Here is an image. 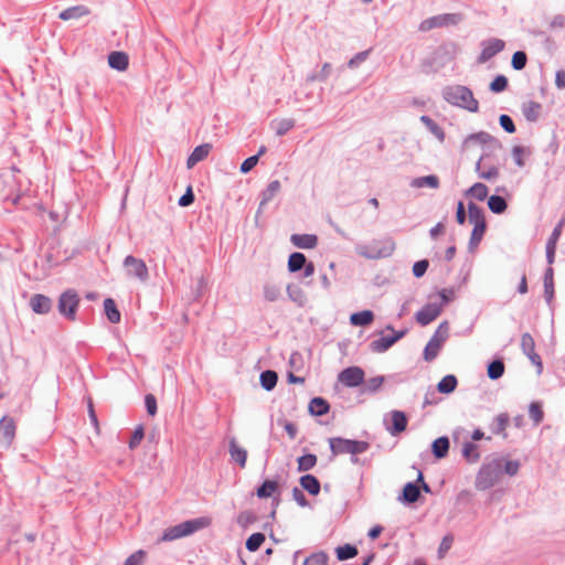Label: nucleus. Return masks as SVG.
I'll list each match as a JSON object with an SVG mask.
<instances>
[{"instance_id":"f257e3e1","label":"nucleus","mask_w":565,"mask_h":565,"mask_svg":"<svg viewBox=\"0 0 565 565\" xmlns=\"http://www.w3.org/2000/svg\"><path fill=\"white\" fill-rule=\"evenodd\" d=\"M445 99L456 106L469 111H477L479 104L475 99L472 92L466 86H451L444 92Z\"/></svg>"},{"instance_id":"f03ea898","label":"nucleus","mask_w":565,"mask_h":565,"mask_svg":"<svg viewBox=\"0 0 565 565\" xmlns=\"http://www.w3.org/2000/svg\"><path fill=\"white\" fill-rule=\"evenodd\" d=\"M207 525V522L204 519H196L191 521H185L183 523H180L178 525L168 527L159 542H170L173 540H178L184 536H188L195 531H198L201 527H204Z\"/></svg>"},{"instance_id":"7ed1b4c3","label":"nucleus","mask_w":565,"mask_h":565,"mask_svg":"<svg viewBox=\"0 0 565 565\" xmlns=\"http://www.w3.org/2000/svg\"><path fill=\"white\" fill-rule=\"evenodd\" d=\"M329 445L333 455L351 454L358 455L369 449V443L361 440L344 439L341 437L330 438Z\"/></svg>"},{"instance_id":"20e7f679","label":"nucleus","mask_w":565,"mask_h":565,"mask_svg":"<svg viewBox=\"0 0 565 565\" xmlns=\"http://www.w3.org/2000/svg\"><path fill=\"white\" fill-rule=\"evenodd\" d=\"M468 217L469 222L473 225V230L470 237V245L477 246L486 232V218L482 210L473 203L468 205Z\"/></svg>"},{"instance_id":"39448f33","label":"nucleus","mask_w":565,"mask_h":565,"mask_svg":"<svg viewBox=\"0 0 565 565\" xmlns=\"http://www.w3.org/2000/svg\"><path fill=\"white\" fill-rule=\"evenodd\" d=\"M79 305L78 294L68 289L64 291L58 299V311L62 316L66 317L68 320H75L76 310Z\"/></svg>"},{"instance_id":"423d86ee","label":"nucleus","mask_w":565,"mask_h":565,"mask_svg":"<svg viewBox=\"0 0 565 565\" xmlns=\"http://www.w3.org/2000/svg\"><path fill=\"white\" fill-rule=\"evenodd\" d=\"M500 468L499 465H488L480 469L477 476V488L486 490L499 481Z\"/></svg>"},{"instance_id":"0eeeda50","label":"nucleus","mask_w":565,"mask_h":565,"mask_svg":"<svg viewBox=\"0 0 565 565\" xmlns=\"http://www.w3.org/2000/svg\"><path fill=\"white\" fill-rule=\"evenodd\" d=\"M476 169L479 172V177L487 181L495 180L500 174L498 162L489 154H483L479 159Z\"/></svg>"},{"instance_id":"6e6552de","label":"nucleus","mask_w":565,"mask_h":565,"mask_svg":"<svg viewBox=\"0 0 565 565\" xmlns=\"http://www.w3.org/2000/svg\"><path fill=\"white\" fill-rule=\"evenodd\" d=\"M364 371L359 366H350L341 371L338 381L347 387H356L364 381Z\"/></svg>"},{"instance_id":"1a4fd4ad","label":"nucleus","mask_w":565,"mask_h":565,"mask_svg":"<svg viewBox=\"0 0 565 565\" xmlns=\"http://www.w3.org/2000/svg\"><path fill=\"white\" fill-rule=\"evenodd\" d=\"M17 424L12 417L3 416L0 419V444L9 448L15 437Z\"/></svg>"},{"instance_id":"9d476101","label":"nucleus","mask_w":565,"mask_h":565,"mask_svg":"<svg viewBox=\"0 0 565 565\" xmlns=\"http://www.w3.org/2000/svg\"><path fill=\"white\" fill-rule=\"evenodd\" d=\"M124 265L129 276L137 277L142 281L148 279V268L142 259L129 255L125 258Z\"/></svg>"},{"instance_id":"9b49d317","label":"nucleus","mask_w":565,"mask_h":565,"mask_svg":"<svg viewBox=\"0 0 565 565\" xmlns=\"http://www.w3.org/2000/svg\"><path fill=\"white\" fill-rule=\"evenodd\" d=\"M521 349L531 362L537 367L539 373L542 371V360L535 352V341L530 333H523L521 337Z\"/></svg>"},{"instance_id":"f8f14e48","label":"nucleus","mask_w":565,"mask_h":565,"mask_svg":"<svg viewBox=\"0 0 565 565\" xmlns=\"http://www.w3.org/2000/svg\"><path fill=\"white\" fill-rule=\"evenodd\" d=\"M483 49L479 56V62L484 63L491 57H493L495 54L501 52L504 49V42L500 39H490L486 42H483Z\"/></svg>"},{"instance_id":"ddd939ff","label":"nucleus","mask_w":565,"mask_h":565,"mask_svg":"<svg viewBox=\"0 0 565 565\" xmlns=\"http://www.w3.org/2000/svg\"><path fill=\"white\" fill-rule=\"evenodd\" d=\"M457 17L455 14H441L437 17L429 18L423 21L419 25V30L428 31L434 28H440L444 25H448L450 23H456Z\"/></svg>"},{"instance_id":"4468645a","label":"nucleus","mask_w":565,"mask_h":565,"mask_svg":"<svg viewBox=\"0 0 565 565\" xmlns=\"http://www.w3.org/2000/svg\"><path fill=\"white\" fill-rule=\"evenodd\" d=\"M440 315V309L436 305H427L416 313V321L422 326H427Z\"/></svg>"},{"instance_id":"2eb2a0df","label":"nucleus","mask_w":565,"mask_h":565,"mask_svg":"<svg viewBox=\"0 0 565 565\" xmlns=\"http://www.w3.org/2000/svg\"><path fill=\"white\" fill-rule=\"evenodd\" d=\"M108 65L119 72H125L129 66V56L121 51H114L108 55Z\"/></svg>"},{"instance_id":"dca6fc26","label":"nucleus","mask_w":565,"mask_h":565,"mask_svg":"<svg viewBox=\"0 0 565 565\" xmlns=\"http://www.w3.org/2000/svg\"><path fill=\"white\" fill-rule=\"evenodd\" d=\"M290 241L296 247L303 249L315 248L318 244V237L313 234H292Z\"/></svg>"},{"instance_id":"f3484780","label":"nucleus","mask_w":565,"mask_h":565,"mask_svg":"<svg viewBox=\"0 0 565 565\" xmlns=\"http://www.w3.org/2000/svg\"><path fill=\"white\" fill-rule=\"evenodd\" d=\"M32 310L38 315H45L51 310V299L44 295L36 294L30 300Z\"/></svg>"},{"instance_id":"a211bd4d","label":"nucleus","mask_w":565,"mask_h":565,"mask_svg":"<svg viewBox=\"0 0 565 565\" xmlns=\"http://www.w3.org/2000/svg\"><path fill=\"white\" fill-rule=\"evenodd\" d=\"M562 228H563V223L561 222V223H558L555 226L551 237L547 241V244H546V258H547V262H548L550 265L554 263L556 245H557L558 238L561 236Z\"/></svg>"},{"instance_id":"6ab92c4d","label":"nucleus","mask_w":565,"mask_h":565,"mask_svg":"<svg viewBox=\"0 0 565 565\" xmlns=\"http://www.w3.org/2000/svg\"><path fill=\"white\" fill-rule=\"evenodd\" d=\"M211 148L210 143L195 147L186 160L188 169H192L198 162L204 160L209 156Z\"/></svg>"},{"instance_id":"aec40b11","label":"nucleus","mask_w":565,"mask_h":565,"mask_svg":"<svg viewBox=\"0 0 565 565\" xmlns=\"http://www.w3.org/2000/svg\"><path fill=\"white\" fill-rule=\"evenodd\" d=\"M392 427L388 428L392 435H398L403 433L407 427V417L401 411H393L391 413Z\"/></svg>"},{"instance_id":"412c9836","label":"nucleus","mask_w":565,"mask_h":565,"mask_svg":"<svg viewBox=\"0 0 565 565\" xmlns=\"http://www.w3.org/2000/svg\"><path fill=\"white\" fill-rule=\"evenodd\" d=\"M89 12V9L85 6H75L63 10L58 17L61 20L68 21L88 15Z\"/></svg>"},{"instance_id":"4be33fe9","label":"nucleus","mask_w":565,"mask_h":565,"mask_svg":"<svg viewBox=\"0 0 565 565\" xmlns=\"http://www.w3.org/2000/svg\"><path fill=\"white\" fill-rule=\"evenodd\" d=\"M230 455L231 458L239 465L241 468H244L247 461V451L237 444L235 439H232L230 443Z\"/></svg>"},{"instance_id":"5701e85b","label":"nucleus","mask_w":565,"mask_h":565,"mask_svg":"<svg viewBox=\"0 0 565 565\" xmlns=\"http://www.w3.org/2000/svg\"><path fill=\"white\" fill-rule=\"evenodd\" d=\"M104 311H105V315H106L107 319L109 320V322H111L114 324L120 322L121 315H120V311L118 310L117 305L114 299L106 298L104 300Z\"/></svg>"},{"instance_id":"b1692460","label":"nucleus","mask_w":565,"mask_h":565,"mask_svg":"<svg viewBox=\"0 0 565 565\" xmlns=\"http://www.w3.org/2000/svg\"><path fill=\"white\" fill-rule=\"evenodd\" d=\"M301 487L311 495H317L320 492V482L312 475H306L300 478Z\"/></svg>"},{"instance_id":"393cba45","label":"nucleus","mask_w":565,"mask_h":565,"mask_svg":"<svg viewBox=\"0 0 565 565\" xmlns=\"http://www.w3.org/2000/svg\"><path fill=\"white\" fill-rule=\"evenodd\" d=\"M542 106L540 103L530 100L526 102L522 107L524 117L530 121H535L541 115Z\"/></svg>"},{"instance_id":"a878e982","label":"nucleus","mask_w":565,"mask_h":565,"mask_svg":"<svg viewBox=\"0 0 565 565\" xmlns=\"http://www.w3.org/2000/svg\"><path fill=\"white\" fill-rule=\"evenodd\" d=\"M374 315L371 310H363L355 313H352L350 317V322L353 326H369L373 322Z\"/></svg>"},{"instance_id":"bb28decb","label":"nucleus","mask_w":565,"mask_h":565,"mask_svg":"<svg viewBox=\"0 0 565 565\" xmlns=\"http://www.w3.org/2000/svg\"><path fill=\"white\" fill-rule=\"evenodd\" d=\"M457 384H458V381L455 375H451V374L446 375L437 384V390L439 393L450 394L456 390Z\"/></svg>"},{"instance_id":"cd10ccee","label":"nucleus","mask_w":565,"mask_h":565,"mask_svg":"<svg viewBox=\"0 0 565 565\" xmlns=\"http://www.w3.org/2000/svg\"><path fill=\"white\" fill-rule=\"evenodd\" d=\"M329 404L326 399H323L322 397H315L311 399L310 404H309V411L310 413H312L313 415H317V416H322L324 414H327L329 412Z\"/></svg>"},{"instance_id":"c85d7f7f","label":"nucleus","mask_w":565,"mask_h":565,"mask_svg":"<svg viewBox=\"0 0 565 565\" xmlns=\"http://www.w3.org/2000/svg\"><path fill=\"white\" fill-rule=\"evenodd\" d=\"M307 264V258L302 253H292L288 258V270L291 273H296L303 268Z\"/></svg>"},{"instance_id":"c756f323","label":"nucleus","mask_w":565,"mask_h":565,"mask_svg":"<svg viewBox=\"0 0 565 565\" xmlns=\"http://www.w3.org/2000/svg\"><path fill=\"white\" fill-rule=\"evenodd\" d=\"M449 337V324L448 322H441L438 328L436 329L434 335L429 341L438 344L439 347H443V344L446 342V340Z\"/></svg>"},{"instance_id":"7c9ffc66","label":"nucleus","mask_w":565,"mask_h":565,"mask_svg":"<svg viewBox=\"0 0 565 565\" xmlns=\"http://www.w3.org/2000/svg\"><path fill=\"white\" fill-rule=\"evenodd\" d=\"M449 449V440L447 437H439L433 443V452L436 458H444Z\"/></svg>"},{"instance_id":"2f4dec72","label":"nucleus","mask_w":565,"mask_h":565,"mask_svg":"<svg viewBox=\"0 0 565 565\" xmlns=\"http://www.w3.org/2000/svg\"><path fill=\"white\" fill-rule=\"evenodd\" d=\"M412 186L418 189L424 186L437 189L439 186V179L436 175L416 178L412 181Z\"/></svg>"},{"instance_id":"473e14b6","label":"nucleus","mask_w":565,"mask_h":565,"mask_svg":"<svg viewBox=\"0 0 565 565\" xmlns=\"http://www.w3.org/2000/svg\"><path fill=\"white\" fill-rule=\"evenodd\" d=\"M419 488L412 482L405 484L403 489V500L407 503H414L419 498Z\"/></svg>"},{"instance_id":"72a5a7b5","label":"nucleus","mask_w":565,"mask_h":565,"mask_svg":"<svg viewBox=\"0 0 565 565\" xmlns=\"http://www.w3.org/2000/svg\"><path fill=\"white\" fill-rule=\"evenodd\" d=\"M278 489V483L275 480H265L257 490L258 498H269Z\"/></svg>"},{"instance_id":"f704fd0d","label":"nucleus","mask_w":565,"mask_h":565,"mask_svg":"<svg viewBox=\"0 0 565 565\" xmlns=\"http://www.w3.org/2000/svg\"><path fill=\"white\" fill-rule=\"evenodd\" d=\"M489 209L497 214L503 213L507 210V202L502 196L491 195L488 200Z\"/></svg>"},{"instance_id":"c9c22d12","label":"nucleus","mask_w":565,"mask_h":565,"mask_svg":"<svg viewBox=\"0 0 565 565\" xmlns=\"http://www.w3.org/2000/svg\"><path fill=\"white\" fill-rule=\"evenodd\" d=\"M277 380V373L274 371L268 370L260 374V384L267 391H270L276 386Z\"/></svg>"},{"instance_id":"e433bc0d","label":"nucleus","mask_w":565,"mask_h":565,"mask_svg":"<svg viewBox=\"0 0 565 565\" xmlns=\"http://www.w3.org/2000/svg\"><path fill=\"white\" fill-rule=\"evenodd\" d=\"M281 185L278 180L271 181L267 188L263 191V200L262 204L267 203L268 201L273 200L277 193L280 191Z\"/></svg>"},{"instance_id":"4c0bfd02","label":"nucleus","mask_w":565,"mask_h":565,"mask_svg":"<svg viewBox=\"0 0 565 565\" xmlns=\"http://www.w3.org/2000/svg\"><path fill=\"white\" fill-rule=\"evenodd\" d=\"M297 463L299 471H308L316 466L317 456L313 454L303 455L297 459Z\"/></svg>"},{"instance_id":"58836bf2","label":"nucleus","mask_w":565,"mask_h":565,"mask_svg":"<svg viewBox=\"0 0 565 565\" xmlns=\"http://www.w3.org/2000/svg\"><path fill=\"white\" fill-rule=\"evenodd\" d=\"M271 125L278 136H284L295 126V122L292 119H278L274 120Z\"/></svg>"},{"instance_id":"ea45409f","label":"nucleus","mask_w":565,"mask_h":565,"mask_svg":"<svg viewBox=\"0 0 565 565\" xmlns=\"http://www.w3.org/2000/svg\"><path fill=\"white\" fill-rule=\"evenodd\" d=\"M335 552H337V557L340 561H345V559L352 558L358 555V548L350 544L339 546L335 550Z\"/></svg>"},{"instance_id":"a19ab883","label":"nucleus","mask_w":565,"mask_h":565,"mask_svg":"<svg viewBox=\"0 0 565 565\" xmlns=\"http://www.w3.org/2000/svg\"><path fill=\"white\" fill-rule=\"evenodd\" d=\"M504 373V364L500 360L492 361L488 365V376L491 380H498L500 379Z\"/></svg>"},{"instance_id":"79ce46f5","label":"nucleus","mask_w":565,"mask_h":565,"mask_svg":"<svg viewBox=\"0 0 565 565\" xmlns=\"http://www.w3.org/2000/svg\"><path fill=\"white\" fill-rule=\"evenodd\" d=\"M462 455L470 462H476L480 458L478 446L472 443H466L463 445Z\"/></svg>"},{"instance_id":"37998d69","label":"nucleus","mask_w":565,"mask_h":565,"mask_svg":"<svg viewBox=\"0 0 565 565\" xmlns=\"http://www.w3.org/2000/svg\"><path fill=\"white\" fill-rule=\"evenodd\" d=\"M544 291L546 299L550 301L554 294V284H553V269L548 267L544 275Z\"/></svg>"},{"instance_id":"c03bdc74","label":"nucleus","mask_w":565,"mask_h":565,"mask_svg":"<svg viewBox=\"0 0 565 565\" xmlns=\"http://www.w3.org/2000/svg\"><path fill=\"white\" fill-rule=\"evenodd\" d=\"M264 541H265V535L263 533H254L247 539L246 548L249 552H255L260 547V545L264 543Z\"/></svg>"},{"instance_id":"a18cd8bd","label":"nucleus","mask_w":565,"mask_h":565,"mask_svg":"<svg viewBox=\"0 0 565 565\" xmlns=\"http://www.w3.org/2000/svg\"><path fill=\"white\" fill-rule=\"evenodd\" d=\"M488 188L483 183H475L469 190L468 193L479 201H483L488 195Z\"/></svg>"},{"instance_id":"49530a36","label":"nucleus","mask_w":565,"mask_h":565,"mask_svg":"<svg viewBox=\"0 0 565 565\" xmlns=\"http://www.w3.org/2000/svg\"><path fill=\"white\" fill-rule=\"evenodd\" d=\"M420 121L440 140L444 139L443 129L428 116H422Z\"/></svg>"},{"instance_id":"de8ad7c7","label":"nucleus","mask_w":565,"mask_h":565,"mask_svg":"<svg viewBox=\"0 0 565 565\" xmlns=\"http://www.w3.org/2000/svg\"><path fill=\"white\" fill-rule=\"evenodd\" d=\"M303 565H328V556L323 552L313 553L305 559Z\"/></svg>"},{"instance_id":"09e8293b","label":"nucleus","mask_w":565,"mask_h":565,"mask_svg":"<svg viewBox=\"0 0 565 565\" xmlns=\"http://www.w3.org/2000/svg\"><path fill=\"white\" fill-rule=\"evenodd\" d=\"M395 343V339L392 337H384L380 340L372 342V349L377 352H382L391 348Z\"/></svg>"},{"instance_id":"8fccbe9b","label":"nucleus","mask_w":565,"mask_h":565,"mask_svg":"<svg viewBox=\"0 0 565 565\" xmlns=\"http://www.w3.org/2000/svg\"><path fill=\"white\" fill-rule=\"evenodd\" d=\"M440 349L441 347H439L438 344L428 341L424 350V359L428 362L433 361L438 355Z\"/></svg>"},{"instance_id":"3c124183","label":"nucleus","mask_w":565,"mask_h":565,"mask_svg":"<svg viewBox=\"0 0 565 565\" xmlns=\"http://www.w3.org/2000/svg\"><path fill=\"white\" fill-rule=\"evenodd\" d=\"M530 417L533 419V422L539 425L544 417V413L542 411V407L539 403H532L529 408Z\"/></svg>"},{"instance_id":"603ef678","label":"nucleus","mask_w":565,"mask_h":565,"mask_svg":"<svg viewBox=\"0 0 565 565\" xmlns=\"http://www.w3.org/2000/svg\"><path fill=\"white\" fill-rule=\"evenodd\" d=\"M526 61H527V57H526V54L522 51H518L513 54L512 56V66L514 70H523L526 65Z\"/></svg>"},{"instance_id":"864d4df0","label":"nucleus","mask_w":565,"mask_h":565,"mask_svg":"<svg viewBox=\"0 0 565 565\" xmlns=\"http://www.w3.org/2000/svg\"><path fill=\"white\" fill-rule=\"evenodd\" d=\"M508 86V78L503 75H498L490 84V89L494 93L503 92Z\"/></svg>"},{"instance_id":"5fc2aeb1","label":"nucleus","mask_w":565,"mask_h":565,"mask_svg":"<svg viewBox=\"0 0 565 565\" xmlns=\"http://www.w3.org/2000/svg\"><path fill=\"white\" fill-rule=\"evenodd\" d=\"M509 426V416L507 414H500L495 417V434H504L507 427Z\"/></svg>"},{"instance_id":"6e6d98bb","label":"nucleus","mask_w":565,"mask_h":565,"mask_svg":"<svg viewBox=\"0 0 565 565\" xmlns=\"http://www.w3.org/2000/svg\"><path fill=\"white\" fill-rule=\"evenodd\" d=\"M146 558V552L139 550L131 554L125 562L124 565H142Z\"/></svg>"},{"instance_id":"4d7b16f0","label":"nucleus","mask_w":565,"mask_h":565,"mask_svg":"<svg viewBox=\"0 0 565 565\" xmlns=\"http://www.w3.org/2000/svg\"><path fill=\"white\" fill-rule=\"evenodd\" d=\"M454 542L452 535H446L440 542L439 548H438V556L439 558H443L446 553L451 548Z\"/></svg>"},{"instance_id":"13d9d810","label":"nucleus","mask_w":565,"mask_h":565,"mask_svg":"<svg viewBox=\"0 0 565 565\" xmlns=\"http://www.w3.org/2000/svg\"><path fill=\"white\" fill-rule=\"evenodd\" d=\"M145 433L141 426L137 427L129 440V448L135 449L143 439Z\"/></svg>"},{"instance_id":"bf43d9fd","label":"nucleus","mask_w":565,"mask_h":565,"mask_svg":"<svg viewBox=\"0 0 565 565\" xmlns=\"http://www.w3.org/2000/svg\"><path fill=\"white\" fill-rule=\"evenodd\" d=\"M289 297L299 303H302L305 301V295L302 290L297 286H288L287 288Z\"/></svg>"},{"instance_id":"052dcab7","label":"nucleus","mask_w":565,"mask_h":565,"mask_svg":"<svg viewBox=\"0 0 565 565\" xmlns=\"http://www.w3.org/2000/svg\"><path fill=\"white\" fill-rule=\"evenodd\" d=\"M428 260L426 259H423V260H418L414 264L413 266V274L415 277H422L424 276V274L426 273L427 268H428Z\"/></svg>"},{"instance_id":"680f3d73","label":"nucleus","mask_w":565,"mask_h":565,"mask_svg":"<svg viewBox=\"0 0 565 565\" xmlns=\"http://www.w3.org/2000/svg\"><path fill=\"white\" fill-rule=\"evenodd\" d=\"M145 404L147 412L150 416H154L157 414V399L152 394H148L145 397Z\"/></svg>"},{"instance_id":"e2e57ef3","label":"nucleus","mask_w":565,"mask_h":565,"mask_svg":"<svg viewBox=\"0 0 565 565\" xmlns=\"http://www.w3.org/2000/svg\"><path fill=\"white\" fill-rule=\"evenodd\" d=\"M500 125L501 127L509 134H513L515 131V126L513 120L508 115H501L500 116Z\"/></svg>"},{"instance_id":"0e129e2a","label":"nucleus","mask_w":565,"mask_h":565,"mask_svg":"<svg viewBox=\"0 0 565 565\" xmlns=\"http://www.w3.org/2000/svg\"><path fill=\"white\" fill-rule=\"evenodd\" d=\"M258 162V156H252L243 161L241 164V172L247 173L249 172Z\"/></svg>"},{"instance_id":"69168bd1","label":"nucleus","mask_w":565,"mask_h":565,"mask_svg":"<svg viewBox=\"0 0 565 565\" xmlns=\"http://www.w3.org/2000/svg\"><path fill=\"white\" fill-rule=\"evenodd\" d=\"M194 201V194L192 192V188L189 186L186 192L179 199V205L189 206Z\"/></svg>"},{"instance_id":"338daca9","label":"nucleus","mask_w":565,"mask_h":565,"mask_svg":"<svg viewBox=\"0 0 565 565\" xmlns=\"http://www.w3.org/2000/svg\"><path fill=\"white\" fill-rule=\"evenodd\" d=\"M384 382L383 376H375L369 380L367 382V390L374 392L377 391Z\"/></svg>"},{"instance_id":"774afa93","label":"nucleus","mask_w":565,"mask_h":565,"mask_svg":"<svg viewBox=\"0 0 565 565\" xmlns=\"http://www.w3.org/2000/svg\"><path fill=\"white\" fill-rule=\"evenodd\" d=\"M555 85L557 88H565V71H557L555 75Z\"/></svg>"}]
</instances>
